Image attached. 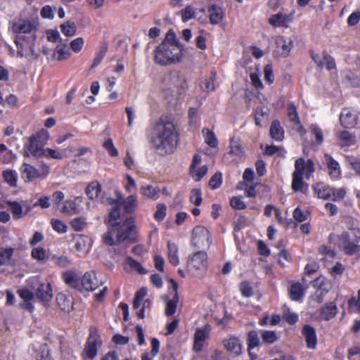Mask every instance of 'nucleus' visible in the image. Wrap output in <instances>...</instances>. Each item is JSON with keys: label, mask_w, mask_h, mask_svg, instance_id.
<instances>
[{"label": "nucleus", "mask_w": 360, "mask_h": 360, "mask_svg": "<svg viewBox=\"0 0 360 360\" xmlns=\"http://www.w3.org/2000/svg\"><path fill=\"white\" fill-rule=\"evenodd\" d=\"M170 282L172 283V288L174 292V294L172 299L169 300L167 303V306H166V309H165V314L167 316H170L175 313L177 303L179 302V296H178V293H177L178 284L174 279H171Z\"/></svg>", "instance_id": "5701e85b"}, {"label": "nucleus", "mask_w": 360, "mask_h": 360, "mask_svg": "<svg viewBox=\"0 0 360 360\" xmlns=\"http://www.w3.org/2000/svg\"><path fill=\"white\" fill-rule=\"evenodd\" d=\"M147 294V289L142 288L136 292L135 297L133 302V308L136 309L141 305L143 306V298Z\"/></svg>", "instance_id": "de8ad7c7"}, {"label": "nucleus", "mask_w": 360, "mask_h": 360, "mask_svg": "<svg viewBox=\"0 0 360 360\" xmlns=\"http://www.w3.org/2000/svg\"><path fill=\"white\" fill-rule=\"evenodd\" d=\"M269 115V110L267 108H257L255 111V124L261 127L262 123L266 121Z\"/></svg>", "instance_id": "58836bf2"}, {"label": "nucleus", "mask_w": 360, "mask_h": 360, "mask_svg": "<svg viewBox=\"0 0 360 360\" xmlns=\"http://www.w3.org/2000/svg\"><path fill=\"white\" fill-rule=\"evenodd\" d=\"M30 281L34 283H37L38 286L36 289L35 295L37 298L42 302H48L53 298V290L51 285L49 283H39L37 278H33Z\"/></svg>", "instance_id": "f8f14e48"}, {"label": "nucleus", "mask_w": 360, "mask_h": 360, "mask_svg": "<svg viewBox=\"0 0 360 360\" xmlns=\"http://www.w3.org/2000/svg\"><path fill=\"white\" fill-rule=\"evenodd\" d=\"M110 203L113 208L109 214V228L102 236L103 242L110 246L117 245L124 241L134 242L136 240V226L131 218H123L120 214V207H123L126 212H133L137 205V199L135 195H129L121 202L110 200Z\"/></svg>", "instance_id": "f257e3e1"}, {"label": "nucleus", "mask_w": 360, "mask_h": 360, "mask_svg": "<svg viewBox=\"0 0 360 360\" xmlns=\"http://www.w3.org/2000/svg\"><path fill=\"white\" fill-rule=\"evenodd\" d=\"M302 179L303 176L293 172L291 186L294 191H301L304 193L307 191L308 185L303 181Z\"/></svg>", "instance_id": "473e14b6"}, {"label": "nucleus", "mask_w": 360, "mask_h": 360, "mask_svg": "<svg viewBox=\"0 0 360 360\" xmlns=\"http://www.w3.org/2000/svg\"><path fill=\"white\" fill-rule=\"evenodd\" d=\"M184 79L179 73L171 72L163 77L161 89L163 91H166V94H169L184 88Z\"/></svg>", "instance_id": "0eeeda50"}, {"label": "nucleus", "mask_w": 360, "mask_h": 360, "mask_svg": "<svg viewBox=\"0 0 360 360\" xmlns=\"http://www.w3.org/2000/svg\"><path fill=\"white\" fill-rule=\"evenodd\" d=\"M127 264L134 271H137L140 274H146V270L141 266L140 263L136 262L131 257H127L126 259Z\"/></svg>", "instance_id": "13d9d810"}, {"label": "nucleus", "mask_w": 360, "mask_h": 360, "mask_svg": "<svg viewBox=\"0 0 360 360\" xmlns=\"http://www.w3.org/2000/svg\"><path fill=\"white\" fill-rule=\"evenodd\" d=\"M337 313L338 308L334 302L327 303L321 308V317L326 321L335 317Z\"/></svg>", "instance_id": "7c9ffc66"}, {"label": "nucleus", "mask_w": 360, "mask_h": 360, "mask_svg": "<svg viewBox=\"0 0 360 360\" xmlns=\"http://www.w3.org/2000/svg\"><path fill=\"white\" fill-rule=\"evenodd\" d=\"M8 205L11 207L14 218L19 219L26 214L22 212V205L16 201H8Z\"/></svg>", "instance_id": "a18cd8bd"}, {"label": "nucleus", "mask_w": 360, "mask_h": 360, "mask_svg": "<svg viewBox=\"0 0 360 360\" xmlns=\"http://www.w3.org/2000/svg\"><path fill=\"white\" fill-rule=\"evenodd\" d=\"M32 258L39 262H45L48 259V255L43 248H35L32 250Z\"/></svg>", "instance_id": "8fccbe9b"}, {"label": "nucleus", "mask_w": 360, "mask_h": 360, "mask_svg": "<svg viewBox=\"0 0 360 360\" xmlns=\"http://www.w3.org/2000/svg\"><path fill=\"white\" fill-rule=\"evenodd\" d=\"M202 134L205 143L212 148L217 146L218 141L214 132L209 129H203Z\"/></svg>", "instance_id": "79ce46f5"}, {"label": "nucleus", "mask_w": 360, "mask_h": 360, "mask_svg": "<svg viewBox=\"0 0 360 360\" xmlns=\"http://www.w3.org/2000/svg\"><path fill=\"white\" fill-rule=\"evenodd\" d=\"M230 153L236 155L238 158H241L244 155V150L238 140L231 139L230 141Z\"/></svg>", "instance_id": "ea45409f"}, {"label": "nucleus", "mask_w": 360, "mask_h": 360, "mask_svg": "<svg viewBox=\"0 0 360 360\" xmlns=\"http://www.w3.org/2000/svg\"><path fill=\"white\" fill-rule=\"evenodd\" d=\"M207 264V256L206 252L199 251L195 252L188 260L187 270L195 277H202L205 271Z\"/></svg>", "instance_id": "39448f33"}, {"label": "nucleus", "mask_w": 360, "mask_h": 360, "mask_svg": "<svg viewBox=\"0 0 360 360\" xmlns=\"http://www.w3.org/2000/svg\"><path fill=\"white\" fill-rule=\"evenodd\" d=\"M201 161V156L199 154H195L190 166V174L195 181H200L207 172L206 165L199 167Z\"/></svg>", "instance_id": "4468645a"}, {"label": "nucleus", "mask_w": 360, "mask_h": 360, "mask_svg": "<svg viewBox=\"0 0 360 360\" xmlns=\"http://www.w3.org/2000/svg\"><path fill=\"white\" fill-rule=\"evenodd\" d=\"M294 20V11L290 14L285 15L281 12L272 15L269 18V23L274 27H288L289 24Z\"/></svg>", "instance_id": "f3484780"}, {"label": "nucleus", "mask_w": 360, "mask_h": 360, "mask_svg": "<svg viewBox=\"0 0 360 360\" xmlns=\"http://www.w3.org/2000/svg\"><path fill=\"white\" fill-rule=\"evenodd\" d=\"M159 192L160 189L158 187L151 185L143 186L140 188L141 195L153 200L158 198Z\"/></svg>", "instance_id": "e433bc0d"}, {"label": "nucleus", "mask_w": 360, "mask_h": 360, "mask_svg": "<svg viewBox=\"0 0 360 360\" xmlns=\"http://www.w3.org/2000/svg\"><path fill=\"white\" fill-rule=\"evenodd\" d=\"M276 47L274 53L279 56H288L292 47V41L284 37L278 36L275 39Z\"/></svg>", "instance_id": "dca6fc26"}, {"label": "nucleus", "mask_w": 360, "mask_h": 360, "mask_svg": "<svg viewBox=\"0 0 360 360\" xmlns=\"http://www.w3.org/2000/svg\"><path fill=\"white\" fill-rule=\"evenodd\" d=\"M289 294L291 300L294 301H300L304 295V289L302 284L297 283L290 286Z\"/></svg>", "instance_id": "c9c22d12"}, {"label": "nucleus", "mask_w": 360, "mask_h": 360, "mask_svg": "<svg viewBox=\"0 0 360 360\" xmlns=\"http://www.w3.org/2000/svg\"><path fill=\"white\" fill-rule=\"evenodd\" d=\"M56 302L61 310L70 312L72 309V301L63 292H59L56 295Z\"/></svg>", "instance_id": "2f4dec72"}, {"label": "nucleus", "mask_w": 360, "mask_h": 360, "mask_svg": "<svg viewBox=\"0 0 360 360\" xmlns=\"http://www.w3.org/2000/svg\"><path fill=\"white\" fill-rule=\"evenodd\" d=\"M22 178L25 179L26 181H31L37 179L39 176V173L37 169L32 165L24 163L20 168Z\"/></svg>", "instance_id": "c756f323"}, {"label": "nucleus", "mask_w": 360, "mask_h": 360, "mask_svg": "<svg viewBox=\"0 0 360 360\" xmlns=\"http://www.w3.org/2000/svg\"><path fill=\"white\" fill-rule=\"evenodd\" d=\"M39 351H36V359L37 360H49L50 357L49 349L46 344L39 346Z\"/></svg>", "instance_id": "5fc2aeb1"}, {"label": "nucleus", "mask_w": 360, "mask_h": 360, "mask_svg": "<svg viewBox=\"0 0 360 360\" xmlns=\"http://www.w3.org/2000/svg\"><path fill=\"white\" fill-rule=\"evenodd\" d=\"M101 340L96 332L91 330L89 338L86 342L84 354L89 359H94L97 354V347L101 345Z\"/></svg>", "instance_id": "9b49d317"}, {"label": "nucleus", "mask_w": 360, "mask_h": 360, "mask_svg": "<svg viewBox=\"0 0 360 360\" xmlns=\"http://www.w3.org/2000/svg\"><path fill=\"white\" fill-rule=\"evenodd\" d=\"M247 341L248 349H254L260 345L258 334L255 330H251L248 333Z\"/></svg>", "instance_id": "09e8293b"}, {"label": "nucleus", "mask_w": 360, "mask_h": 360, "mask_svg": "<svg viewBox=\"0 0 360 360\" xmlns=\"http://www.w3.org/2000/svg\"><path fill=\"white\" fill-rule=\"evenodd\" d=\"M44 146V144L36 140L35 137L30 136L29 138V144L27 146L28 152H25V155L29 156V153H30L35 157H40L45 153Z\"/></svg>", "instance_id": "412c9836"}, {"label": "nucleus", "mask_w": 360, "mask_h": 360, "mask_svg": "<svg viewBox=\"0 0 360 360\" xmlns=\"http://www.w3.org/2000/svg\"><path fill=\"white\" fill-rule=\"evenodd\" d=\"M269 133L271 137L276 141H282L284 139V130L277 120L271 122Z\"/></svg>", "instance_id": "c85d7f7f"}, {"label": "nucleus", "mask_w": 360, "mask_h": 360, "mask_svg": "<svg viewBox=\"0 0 360 360\" xmlns=\"http://www.w3.org/2000/svg\"><path fill=\"white\" fill-rule=\"evenodd\" d=\"M178 132L172 122L159 120L153 129L151 145L160 155L173 153L178 142Z\"/></svg>", "instance_id": "f03ea898"}, {"label": "nucleus", "mask_w": 360, "mask_h": 360, "mask_svg": "<svg viewBox=\"0 0 360 360\" xmlns=\"http://www.w3.org/2000/svg\"><path fill=\"white\" fill-rule=\"evenodd\" d=\"M107 46H103L101 47V49L96 53L95 58L93 60V63L91 65V68H94L96 66H98L101 61L103 60V58L105 56V53L107 52Z\"/></svg>", "instance_id": "6e6d98bb"}, {"label": "nucleus", "mask_w": 360, "mask_h": 360, "mask_svg": "<svg viewBox=\"0 0 360 360\" xmlns=\"http://www.w3.org/2000/svg\"><path fill=\"white\" fill-rule=\"evenodd\" d=\"M288 116L291 122L295 124H300V121L298 116V113L296 109V107L294 104L288 105L287 108Z\"/></svg>", "instance_id": "3c124183"}, {"label": "nucleus", "mask_w": 360, "mask_h": 360, "mask_svg": "<svg viewBox=\"0 0 360 360\" xmlns=\"http://www.w3.org/2000/svg\"><path fill=\"white\" fill-rule=\"evenodd\" d=\"M184 46L175 32L169 30L164 40L154 50V62L161 66H169L183 60Z\"/></svg>", "instance_id": "7ed1b4c3"}, {"label": "nucleus", "mask_w": 360, "mask_h": 360, "mask_svg": "<svg viewBox=\"0 0 360 360\" xmlns=\"http://www.w3.org/2000/svg\"><path fill=\"white\" fill-rule=\"evenodd\" d=\"M239 290L241 295L245 297H250L253 295L252 287L248 281L241 282L239 285Z\"/></svg>", "instance_id": "864d4df0"}, {"label": "nucleus", "mask_w": 360, "mask_h": 360, "mask_svg": "<svg viewBox=\"0 0 360 360\" xmlns=\"http://www.w3.org/2000/svg\"><path fill=\"white\" fill-rule=\"evenodd\" d=\"M347 230L346 231H349L352 236L359 238L360 229L356 221H354L352 219H348L347 221Z\"/></svg>", "instance_id": "603ef678"}, {"label": "nucleus", "mask_w": 360, "mask_h": 360, "mask_svg": "<svg viewBox=\"0 0 360 360\" xmlns=\"http://www.w3.org/2000/svg\"><path fill=\"white\" fill-rule=\"evenodd\" d=\"M35 39L34 34L27 36L16 35L15 43L18 49V56L21 58L25 57L30 60H37L39 55L34 49Z\"/></svg>", "instance_id": "20e7f679"}, {"label": "nucleus", "mask_w": 360, "mask_h": 360, "mask_svg": "<svg viewBox=\"0 0 360 360\" xmlns=\"http://www.w3.org/2000/svg\"><path fill=\"white\" fill-rule=\"evenodd\" d=\"M338 245L340 248L348 255L359 253L360 250V236H352L349 231H344L338 236Z\"/></svg>", "instance_id": "423d86ee"}, {"label": "nucleus", "mask_w": 360, "mask_h": 360, "mask_svg": "<svg viewBox=\"0 0 360 360\" xmlns=\"http://www.w3.org/2000/svg\"><path fill=\"white\" fill-rule=\"evenodd\" d=\"M211 332V326L209 324L202 328H198L194 334L193 350L195 352L202 351L205 342L209 339Z\"/></svg>", "instance_id": "9d476101"}, {"label": "nucleus", "mask_w": 360, "mask_h": 360, "mask_svg": "<svg viewBox=\"0 0 360 360\" xmlns=\"http://www.w3.org/2000/svg\"><path fill=\"white\" fill-rule=\"evenodd\" d=\"M105 283L103 280H98L94 271L86 272L81 278L80 291H93Z\"/></svg>", "instance_id": "1a4fd4ad"}, {"label": "nucleus", "mask_w": 360, "mask_h": 360, "mask_svg": "<svg viewBox=\"0 0 360 360\" xmlns=\"http://www.w3.org/2000/svg\"><path fill=\"white\" fill-rule=\"evenodd\" d=\"M263 341L267 344H272L278 339L277 335L274 331L265 330L262 334Z\"/></svg>", "instance_id": "0e129e2a"}, {"label": "nucleus", "mask_w": 360, "mask_h": 360, "mask_svg": "<svg viewBox=\"0 0 360 360\" xmlns=\"http://www.w3.org/2000/svg\"><path fill=\"white\" fill-rule=\"evenodd\" d=\"M167 248L168 259L169 262L175 266H177L179 264L177 245L175 243L169 241L167 243Z\"/></svg>", "instance_id": "f704fd0d"}, {"label": "nucleus", "mask_w": 360, "mask_h": 360, "mask_svg": "<svg viewBox=\"0 0 360 360\" xmlns=\"http://www.w3.org/2000/svg\"><path fill=\"white\" fill-rule=\"evenodd\" d=\"M224 347L232 355L239 356L242 354L243 346L238 338L229 335L222 340Z\"/></svg>", "instance_id": "2eb2a0df"}, {"label": "nucleus", "mask_w": 360, "mask_h": 360, "mask_svg": "<svg viewBox=\"0 0 360 360\" xmlns=\"http://www.w3.org/2000/svg\"><path fill=\"white\" fill-rule=\"evenodd\" d=\"M51 225L53 229L60 233H63L67 231V226L59 219H52Z\"/></svg>", "instance_id": "774afa93"}, {"label": "nucleus", "mask_w": 360, "mask_h": 360, "mask_svg": "<svg viewBox=\"0 0 360 360\" xmlns=\"http://www.w3.org/2000/svg\"><path fill=\"white\" fill-rule=\"evenodd\" d=\"M210 243L208 230L202 226H196L193 230V245L198 248H204L210 247Z\"/></svg>", "instance_id": "6e6552de"}, {"label": "nucleus", "mask_w": 360, "mask_h": 360, "mask_svg": "<svg viewBox=\"0 0 360 360\" xmlns=\"http://www.w3.org/2000/svg\"><path fill=\"white\" fill-rule=\"evenodd\" d=\"M324 159L330 176L332 179H338L341 174L339 163L328 154H325Z\"/></svg>", "instance_id": "4be33fe9"}, {"label": "nucleus", "mask_w": 360, "mask_h": 360, "mask_svg": "<svg viewBox=\"0 0 360 360\" xmlns=\"http://www.w3.org/2000/svg\"><path fill=\"white\" fill-rule=\"evenodd\" d=\"M60 29L64 35L72 37L76 34L77 26L74 22L67 21L60 25Z\"/></svg>", "instance_id": "37998d69"}, {"label": "nucleus", "mask_w": 360, "mask_h": 360, "mask_svg": "<svg viewBox=\"0 0 360 360\" xmlns=\"http://www.w3.org/2000/svg\"><path fill=\"white\" fill-rule=\"evenodd\" d=\"M86 226V219L84 217H77L72 220L71 226L76 231L83 230Z\"/></svg>", "instance_id": "bf43d9fd"}, {"label": "nucleus", "mask_w": 360, "mask_h": 360, "mask_svg": "<svg viewBox=\"0 0 360 360\" xmlns=\"http://www.w3.org/2000/svg\"><path fill=\"white\" fill-rule=\"evenodd\" d=\"M65 283L70 287L80 291L81 279L75 271H67L63 274Z\"/></svg>", "instance_id": "a878e982"}, {"label": "nucleus", "mask_w": 360, "mask_h": 360, "mask_svg": "<svg viewBox=\"0 0 360 360\" xmlns=\"http://www.w3.org/2000/svg\"><path fill=\"white\" fill-rule=\"evenodd\" d=\"M3 177L4 181L11 186L15 187L17 185L18 174L15 171L7 169L3 172Z\"/></svg>", "instance_id": "a19ab883"}, {"label": "nucleus", "mask_w": 360, "mask_h": 360, "mask_svg": "<svg viewBox=\"0 0 360 360\" xmlns=\"http://www.w3.org/2000/svg\"><path fill=\"white\" fill-rule=\"evenodd\" d=\"M349 310L352 312L360 313V289L357 292V296L352 297L348 300Z\"/></svg>", "instance_id": "49530a36"}, {"label": "nucleus", "mask_w": 360, "mask_h": 360, "mask_svg": "<svg viewBox=\"0 0 360 360\" xmlns=\"http://www.w3.org/2000/svg\"><path fill=\"white\" fill-rule=\"evenodd\" d=\"M357 115L351 109H342L340 115V122L345 128H353L357 123Z\"/></svg>", "instance_id": "a211bd4d"}, {"label": "nucleus", "mask_w": 360, "mask_h": 360, "mask_svg": "<svg viewBox=\"0 0 360 360\" xmlns=\"http://www.w3.org/2000/svg\"><path fill=\"white\" fill-rule=\"evenodd\" d=\"M103 148L112 157H117L119 154L117 149L115 147L112 139H108L103 143Z\"/></svg>", "instance_id": "e2e57ef3"}, {"label": "nucleus", "mask_w": 360, "mask_h": 360, "mask_svg": "<svg viewBox=\"0 0 360 360\" xmlns=\"http://www.w3.org/2000/svg\"><path fill=\"white\" fill-rule=\"evenodd\" d=\"M209 20L212 25H217L225 18L224 9L217 4H212L207 8Z\"/></svg>", "instance_id": "aec40b11"}, {"label": "nucleus", "mask_w": 360, "mask_h": 360, "mask_svg": "<svg viewBox=\"0 0 360 360\" xmlns=\"http://www.w3.org/2000/svg\"><path fill=\"white\" fill-rule=\"evenodd\" d=\"M101 191V186L98 181L91 182L86 188V193L91 200L97 198Z\"/></svg>", "instance_id": "4c0bfd02"}, {"label": "nucleus", "mask_w": 360, "mask_h": 360, "mask_svg": "<svg viewBox=\"0 0 360 360\" xmlns=\"http://www.w3.org/2000/svg\"><path fill=\"white\" fill-rule=\"evenodd\" d=\"M12 28L17 35H23L24 34L30 35L34 34L33 32L34 25L30 20L19 19L13 23Z\"/></svg>", "instance_id": "6ab92c4d"}, {"label": "nucleus", "mask_w": 360, "mask_h": 360, "mask_svg": "<svg viewBox=\"0 0 360 360\" xmlns=\"http://www.w3.org/2000/svg\"><path fill=\"white\" fill-rule=\"evenodd\" d=\"M52 259L57 266L61 268L67 267L72 264V260L66 256L53 255Z\"/></svg>", "instance_id": "4d7b16f0"}, {"label": "nucleus", "mask_w": 360, "mask_h": 360, "mask_svg": "<svg viewBox=\"0 0 360 360\" xmlns=\"http://www.w3.org/2000/svg\"><path fill=\"white\" fill-rule=\"evenodd\" d=\"M311 284L316 290L323 292H329L332 287L330 282L323 276L316 278Z\"/></svg>", "instance_id": "72a5a7b5"}, {"label": "nucleus", "mask_w": 360, "mask_h": 360, "mask_svg": "<svg viewBox=\"0 0 360 360\" xmlns=\"http://www.w3.org/2000/svg\"><path fill=\"white\" fill-rule=\"evenodd\" d=\"M339 138L349 145H352L356 141V136L347 131H342L339 133Z\"/></svg>", "instance_id": "338daca9"}, {"label": "nucleus", "mask_w": 360, "mask_h": 360, "mask_svg": "<svg viewBox=\"0 0 360 360\" xmlns=\"http://www.w3.org/2000/svg\"><path fill=\"white\" fill-rule=\"evenodd\" d=\"M222 182V176L220 172H216L210 179L209 185L212 189L219 188Z\"/></svg>", "instance_id": "69168bd1"}, {"label": "nucleus", "mask_w": 360, "mask_h": 360, "mask_svg": "<svg viewBox=\"0 0 360 360\" xmlns=\"http://www.w3.org/2000/svg\"><path fill=\"white\" fill-rule=\"evenodd\" d=\"M61 212L66 214L72 215L79 213V210L75 201L66 200L61 209Z\"/></svg>", "instance_id": "c03bdc74"}, {"label": "nucleus", "mask_w": 360, "mask_h": 360, "mask_svg": "<svg viewBox=\"0 0 360 360\" xmlns=\"http://www.w3.org/2000/svg\"><path fill=\"white\" fill-rule=\"evenodd\" d=\"M91 247V241L87 236L79 235L75 238V248L77 252L87 253Z\"/></svg>", "instance_id": "cd10ccee"}, {"label": "nucleus", "mask_w": 360, "mask_h": 360, "mask_svg": "<svg viewBox=\"0 0 360 360\" xmlns=\"http://www.w3.org/2000/svg\"><path fill=\"white\" fill-rule=\"evenodd\" d=\"M202 200L201 190L199 188L193 189L191 192L190 201L196 206H199L201 204Z\"/></svg>", "instance_id": "680f3d73"}, {"label": "nucleus", "mask_w": 360, "mask_h": 360, "mask_svg": "<svg viewBox=\"0 0 360 360\" xmlns=\"http://www.w3.org/2000/svg\"><path fill=\"white\" fill-rule=\"evenodd\" d=\"M314 172V165L311 160L305 161L304 158H299L295 161L294 173H297L309 179Z\"/></svg>", "instance_id": "ddd939ff"}, {"label": "nucleus", "mask_w": 360, "mask_h": 360, "mask_svg": "<svg viewBox=\"0 0 360 360\" xmlns=\"http://www.w3.org/2000/svg\"><path fill=\"white\" fill-rule=\"evenodd\" d=\"M181 14L183 22H187L195 18V12L191 6H186V8L181 11Z\"/></svg>", "instance_id": "052dcab7"}, {"label": "nucleus", "mask_w": 360, "mask_h": 360, "mask_svg": "<svg viewBox=\"0 0 360 360\" xmlns=\"http://www.w3.org/2000/svg\"><path fill=\"white\" fill-rule=\"evenodd\" d=\"M314 189L319 198L323 200L331 199L333 193V188L330 186L323 183H319L314 186Z\"/></svg>", "instance_id": "bb28decb"}, {"label": "nucleus", "mask_w": 360, "mask_h": 360, "mask_svg": "<svg viewBox=\"0 0 360 360\" xmlns=\"http://www.w3.org/2000/svg\"><path fill=\"white\" fill-rule=\"evenodd\" d=\"M302 335L305 338L307 347L309 349H315L317 343L315 329L309 325H306L302 328Z\"/></svg>", "instance_id": "393cba45"}, {"label": "nucleus", "mask_w": 360, "mask_h": 360, "mask_svg": "<svg viewBox=\"0 0 360 360\" xmlns=\"http://www.w3.org/2000/svg\"><path fill=\"white\" fill-rule=\"evenodd\" d=\"M14 250L12 248H2L0 250V272L4 271V266L13 264V255Z\"/></svg>", "instance_id": "b1692460"}]
</instances>
